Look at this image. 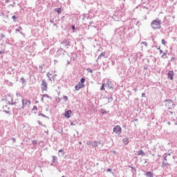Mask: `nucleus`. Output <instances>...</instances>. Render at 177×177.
Segmentation results:
<instances>
[{"label":"nucleus","mask_w":177,"mask_h":177,"mask_svg":"<svg viewBox=\"0 0 177 177\" xmlns=\"http://www.w3.org/2000/svg\"><path fill=\"white\" fill-rule=\"evenodd\" d=\"M174 156H172L171 155H170V153L167 154L164 160L162 161V164L164 165V167H168V165H171V162H172V161H174Z\"/></svg>","instance_id":"1"},{"label":"nucleus","mask_w":177,"mask_h":177,"mask_svg":"<svg viewBox=\"0 0 177 177\" xmlns=\"http://www.w3.org/2000/svg\"><path fill=\"white\" fill-rule=\"evenodd\" d=\"M151 26L153 30H158L159 28H161V20L158 18L153 20L151 23Z\"/></svg>","instance_id":"2"},{"label":"nucleus","mask_w":177,"mask_h":177,"mask_svg":"<svg viewBox=\"0 0 177 177\" xmlns=\"http://www.w3.org/2000/svg\"><path fill=\"white\" fill-rule=\"evenodd\" d=\"M21 103V106H17L19 110H21V109H28V107H30V104H31V102L26 99H22Z\"/></svg>","instance_id":"3"},{"label":"nucleus","mask_w":177,"mask_h":177,"mask_svg":"<svg viewBox=\"0 0 177 177\" xmlns=\"http://www.w3.org/2000/svg\"><path fill=\"white\" fill-rule=\"evenodd\" d=\"M6 103L8 104H15L16 102L13 100V96L10 94H7L3 99Z\"/></svg>","instance_id":"4"},{"label":"nucleus","mask_w":177,"mask_h":177,"mask_svg":"<svg viewBox=\"0 0 177 177\" xmlns=\"http://www.w3.org/2000/svg\"><path fill=\"white\" fill-rule=\"evenodd\" d=\"M165 106L167 107V109H168L169 110H172V109H174V101L172 100H167L166 102Z\"/></svg>","instance_id":"5"},{"label":"nucleus","mask_w":177,"mask_h":177,"mask_svg":"<svg viewBox=\"0 0 177 177\" xmlns=\"http://www.w3.org/2000/svg\"><path fill=\"white\" fill-rule=\"evenodd\" d=\"M122 129H121V127L120 125H116L113 128V132L115 133H117L118 135H121Z\"/></svg>","instance_id":"6"},{"label":"nucleus","mask_w":177,"mask_h":177,"mask_svg":"<svg viewBox=\"0 0 177 177\" xmlns=\"http://www.w3.org/2000/svg\"><path fill=\"white\" fill-rule=\"evenodd\" d=\"M41 89L42 91H47L48 90V84L45 80H42L41 83Z\"/></svg>","instance_id":"7"},{"label":"nucleus","mask_w":177,"mask_h":177,"mask_svg":"<svg viewBox=\"0 0 177 177\" xmlns=\"http://www.w3.org/2000/svg\"><path fill=\"white\" fill-rule=\"evenodd\" d=\"M75 88L76 91H80V89H82V88H85V84L79 83L78 84L75 85Z\"/></svg>","instance_id":"8"},{"label":"nucleus","mask_w":177,"mask_h":177,"mask_svg":"<svg viewBox=\"0 0 177 177\" xmlns=\"http://www.w3.org/2000/svg\"><path fill=\"white\" fill-rule=\"evenodd\" d=\"M110 85H111V82H107L106 84H103L101 86V91L106 90V88H104V86H108V88H110Z\"/></svg>","instance_id":"9"},{"label":"nucleus","mask_w":177,"mask_h":177,"mask_svg":"<svg viewBox=\"0 0 177 177\" xmlns=\"http://www.w3.org/2000/svg\"><path fill=\"white\" fill-rule=\"evenodd\" d=\"M62 45L65 46L67 49H68V47L70 46V41L67 39H65L62 41Z\"/></svg>","instance_id":"10"},{"label":"nucleus","mask_w":177,"mask_h":177,"mask_svg":"<svg viewBox=\"0 0 177 177\" xmlns=\"http://www.w3.org/2000/svg\"><path fill=\"white\" fill-rule=\"evenodd\" d=\"M168 77L172 81V80H174V71H170L168 72L167 73Z\"/></svg>","instance_id":"11"},{"label":"nucleus","mask_w":177,"mask_h":177,"mask_svg":"<svg viewBox=\"0 0 177 177\" xmlns=\"http://www.w3.org/2000/svg\"><path fill=\"white\" fill-rule=\"evenodd\" d=\"M66 118H70L71 117V110L66 111L64 113Z\"/></svg>","instance_id":"12"},{"label":"nucleus","mask_w":177,"mask_h":177,"mask_svg":"<svg viewBox=\"0 0 177 177\" xmlns=\"http://www.w3.org/2000/svg\"><path fill=\"white\" fill-rule=\"evenodd\" d=\"M47 77L49 78L50 81H52V78L53 79V77H56V75H53V73L48 72L47 73Z\"/></svg>","instance_id":"13"},{"label":"nucleus","mask_w":177,"mask_h":177,"mask_svg":"<svg viewBox=\"0 0 177 177\" xmlns=\"http://www.w3.org/2000/svg\"><path fill=\"white\" fill-rule=\"evenodd\" d=\"M138 156H146V153H145V151H143V150H139L138 151Z\"/></svg>","instance_id":"14"},{"label":"nucleus","mask_w":177,"mask_h":177,"mask_svg":"<svg viewBox=\"0 0 177 177\" xmlns=\"http://www.w3.org/2000/svg\"><path fill=\"white\" fill-rule=\"evenodd\" d=\"M145 175L147 177H153V172H151V171H147L145 173Z\"/></svg>","instance_id":"15"},{"label":"nucleus","mask_w":177,"mask_h":177,"mask_svg":"<svg viewBox=\"0 0 177 177\" xmlns=\"http://www.w3.org/2000/svg\"><path fill=\"white\" fill-rule=\"evenodd\" d=\"M168 53H162V56H161V57L162 58V59H168Z\"/></svg>","instance_id":"16"},{"label":"nucleus","mask_w":177,"mask_h":177,"mask_svg":"<svg viewBox=\"0 0 177 177\" xmlns=\"http://www.w3.org/2000/svg\"><path fill=\"white\" fill-rule=\"evenodd\" d=\"M102 56L105 57L106 53L105 52L101 53V54L98 56V59H102Z\"/></svg>","instance_id":"17"},{"label":"nucleus","mask_w":177,"mask_h":177,"mask_svg":"<svg viewBox=\"0 0 177 177\" xmlns=\"http://www.w3.org/2000/svg\"><path fill=\"white\" fill-rule=\"evenodd\" d=\"M55 10L57 13H62V8H55Z\"/></svg>","instance_id":"18"},{"label":"nucleus","mask_w":177,"mask_h":177,"mask_svg":"<svg viewBox=\"0 0 177 177\" xmlns=\"http://www.w3.org/2000/svg\"><path fill=\"white\" fill-rule=\"evenodd\" d=\"M129 142V138H124L123 140V142L124 143V145H128Z\"/></svg>","instance_id":"19"},{"label":"nucleus","mask_w":177,"mask_h":177,"mask_svg":"<svg viewBox=\"0 0 177 177\" xmlns=\"http://www.w3.org/2000/svg\"><path fill=\"white\" fill-rule=\"evenodd\" d=\"M98 145H99V142L95 141L93 146V147H97Z\"/></svg>","instance_id":"20"},{"label":"nucleus","mask_w":177,"mask_h":177,"mask_svg":"<svg viewBox=\"0 0 177 177\" xmlns=\"http://www.w3.org/2000/svg\"><path fill=\"white\" fill-rule=\"evenodd\" d=\"M85 82V78L82 77L81 80H80V84H84Z\"/></svg>","instance_id":"21"},{"label":"nucleus","mask_w":177,"mask_h":177,"mask_svg":"<svg viewBox=\"0 0 177 177\" xmlns=\"http://www.w3.org/2000/svg\"><path fill=\"white\" fill-rule=\"evenodd\" d=\"M56 160H57V157L53 156V162H55V161H56Z\"/></svg>","instance_id":"22"},{"label":"nucleus","mask_w":177,"mask_h":177,"mask_svg":"<svg viewBox=\"0 0 177 177\" xmlns=\"http://www.w3.org/2000/svg\"><path fill=\"white\" fill-rule=\"evenodd\" d=\"M34 110H35V111L38 110V108L37 107V106H33L32 111H34Z\"/></svg>","instance_id":"23"},{"label":"nucleus","mask_w":177,"mask_h":177,"mask_svg":"<svg viewBox=\"0 0 177 177\" xmlns=\"http://www.w3.org/2000/svg\"><path fill=\"white\" fill-rule=\"evenodd\" d=\"M162 45H165V44H167V41H165V39H162Z\"/></svg>","instance_id":"24"},{"label":"nucleus","mask_w":177,"mask_h":177,"mask_svg":"<svg viewBox=\"0 0 177 177\" xmlns=\"http://www.w3.org/2000/svg\"><path fill=\"white\" fill-rule=\"evenodd\" d=\"M5 53V48L0 51V55H3Z\"/></svg>","instance_id":"25"},{"label":"nucleus","mask_w":177,"mask_h":177,"mask_svg":"<svg viewBox=\"0 0 177 177\" xmlns=\"http://www.w3.org/2000/svg\"><path fill=\"white\" fill-rule=\"evenodd\" d=\"M12 19H13V21H16V16L15 15H13L12 17Z\"/></svg>","instance_id":"26"},{"label":"nucleus","mask_w":177,"mask_h":177,"mask_svg":"<svg viewBox=\"0 0 177 177\" xmlns=\"http://www.w3.org/2000/svg\"><path fill=\"white\" fill-rule=\"evenodd\" d=\"M43 97H49V95L48 94L43 95Z\"/></svg>","instance_id":"27"},{"label":"nucleus","mask_w":177,"mask_h":177,"mask_svg":"<svg viewBox=\"0 0 177 177\" xmlns=\"http://www.w3.org/2000/svg\"><path fill=\"white\" fill-rule=\"evenodd\" d=\"M106 171L107 172H111V169H107Z\"/></svg>","instance_id":"28"},{"label":"nucleus","mask_w":177,"mask_h":177,"mask_svg":"<svg viewBox=\"0 0 177 177\" xmlns=\"http://www.w3.org/2000/svg\"><path fill=\"white\" fill-rule=\"evenodd\" d=\"M161 53H164V51H162V50H160V54L161 55Z\"/></svg>","instance_id":"29"},{"label":"nucleus","mask_w":177,"mask_h":177,"mask_svg":"<svg viewBox=\"0 0 177 177\" xmlns=\"http://www.w3.org/2000/svg\"><path fill=\"white\" fill-rule=\"evenodd\" d=\"M87 145H92V142H87Z\"/></svg>","instance_id":"30"},{"label":"nucleus","mask_w":177,"mask_h":177,"mask_svg":"<svg viewBox=\"0 0 177 177\" xmlns=\"http://www.w3.org/2000/svg\"><path fill=\"white\" fill-rule=\"evenodd\" d=\"M59 153H63V151L62 149H59Z\"/></svg>","instance_id":"31"},{"label":"nucleus","mask_w":177,"mask_h":177,"mask_svg":"<svg viewBox=\"0 0 177 177\" xmlns=\"http://www.w3.org/2000/svg\"><path fill=\"white\" fill-rule=\"evenodd\" d=\"M72 28H73V30H74V29L75 28V26H72Z\"/></svg>","instance_id":"32"},{"label":"nucleus","mask_w":177,"mask_h":177,"mask_svg":"<svg viewBox=\"0 0 177 177\" xmlns=\"http://www.w3.org/2000/svg\"><path fill=\"white\" fill-rule=\"evenodd\" d=\"M168 125H171V122H167Z\"/></svg>","instance_id":"33"},{"label":"nucleus","mask_w":177,"mask_h":177,"mask_svg":"<svg viewBox=\"0 0 177 177\" xmlns=\"http://www.w3.org/2000/svg\"><path fill=\"white\" fill-rule=\"evenodd\" d=\"M158 50H160L161 47L159 46V47L158 48Z\"/></svg>","instance_id":"34"},{"label":"nucleus","mask_w":177,"mask_h":177,"mask_svg":"<svg viewBox=\"0 0 177 177\" xmlns=\"http://www.w3.org/2000/svg\"><path fill=\"white\" fill-rule=\"evenodd\" d=\"M40 115H42L43 117H45V115H44V114H40Z\"/></svg>","instance_id":"35"},{"label":"nucleus","mask_w":177,"mask_h":177,"mask_svg":"<svg viewBox=\"0 0 177 177\" xmlns=\"http://www.w3.org/2000/svg\"><path fill=\"white\" fill-rule=\"evenodd\" d=\"M41 122L39 121V125H41Z\"/></svg>","instance_id":"36"},{"label":"nucleus","mask_w":177,"mask_h":177,"mask_svg":"<svg viewBox=\"0 0 177 177\" xmlns=\"http://www.w3.org/2000/svg\"><path fill=\"white\" fill-rule=\"evenodd\" d=\"M14 140V142H16V139L15 138H12Z\"/></svg>","instance_id":"37"},{"label":"nucleus","mask_w":177,"mask_h":177,"mask_svg":"<svg viewBox=\"0 0 177 177\" xmlns=\"http://www.w3.org/2000/svg\"><path fill=\"white\" fill-rule=\"evenodd\" d=\"M144 95H145V93H143L142 94V96L143 97V96H144Z\"/></svg>","instance_id":"38"},{"label":"nucleus","mask_w":177,"mask_h":177,"mask_svg":"<svg viewBox=\"0 0 177 177\" xmlns=\"http://www.w3.org/2000/svg\"><path fill=\"white\" fill-rule=\"evenodd\" d=\"M65 99H66V100H67V97H65Z\"/></svg>","instance_id":"39"},{"label":"nucleus","mask_w":177,"mask_h":177,"mask_svg":"<svg viewBox=\"0 0 177 177\" xmlns=\"http://www.w3.org/2000/svg\"><path fill=\"white\" fill-rule=\"evenodd\" d=\"M35 103H38V101H36Z\"/></svg>","instance_id":"40"},{"label":"nucleus","mask_w":177,"mask_h":177,"mask_svg":"<svg viewBox=\"0 0 177 177\" xmlns=\"http://www.w3.org/2000/svg\"><path fill=\"white\" fill-rule=\"evenodd\" d=\"M71 125H73V123H71Z\"/></svg>","instance_id":"41"},{"label":"nucleus","mask_w":177,"mask_h":177,"mask_svg":"<svg viewBox=\"0 0 177 177\" xmlns=\"http://www.w3.org/2000/svg\"><path fill=\"white\" fill-rule=\"evenodd\" d=\"M62 177H65L64 176H62Z\"/></svg>","instance_id":"42"}]
</instances>
